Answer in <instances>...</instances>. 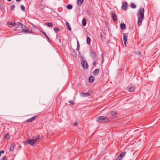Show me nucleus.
I'll return each instance as SVG.
<instances>
[{
  "label": "nucleus",
  "instance_id": "f257e3e1",
  "mask_svg": "<svg viewBox=\"0 0 160 160\" xmlns=\"http://www.w3.org/2000/svg\"><path fill=\"white\" fill-rule=\"evenodd\" d=\"M144 8H140L139 10V15L140 16L138 18V23L139 26H140L142 24V21L143 20L144 17Z\"/></svg>",
  "mask_w": 160,
  "mask_h": 160
},
{
  "label": "nucleus",
  "instance_id": "f03ea898",
  "mask_svg": "<svg viewBox=\"0 0 160 160\" xmlns=\"http://www.w3.org/2000/svg\"><path fill=\"white\" fill-rule=\"evenodd\" d=\"M109 120L108 118L102 116L98 117L97 118V121L99 123L107 122Z\"/></svg>",
  "mask_w": 160,
  "mask_h": 160
},
{
  "label": "nucleus",
  "instance_id": "7ed1b4c3",
  "mask_svg": "<svg viewBox=\"0 0 160 160\" xmlns=\"http://www.w3.org/2000/svg\"><path fill=\"white\" fill-rule=\"evenodd\" d=\"M21 28H22V31L25 32V33L29 34L32 33V31L29 30V29L27 27H26L23 24L22 25V26L21 27Z\"/></svg>",
  "mask_w": 160,
  "mask_h": 160
},
{
  "label": "nucleus",
  "instance_id": "20e7f679",
  "mask_svg": "<svg viewBox=\"0 0 160 160\" xmlns=\"http://www.w3.org/2000/svg\"><path fill=\"white\" fill-rule=\"evenodd\" d=\"M43 136L42 137L39 135L34 136L32 137V139L35 143H37L42 139Z\"/></svg>",
  "mask_w": 160,
  "mask_h": 160
},
{
  "label": "nucleus",
  "instance_id": "39448f33",
  "mask_svg": "<svg viewBox=\"0 0 160 160\" xmlns=\"http://www.w3.org/2000/svg\"><path fill=\"white\" fill-rule=\"evenodd\" d=\"M92 91H89L86 93L81 92L80 96L82 97H85L88 96H90L92 94Z\"/></svg>",
  "mask_w": 160,
  "mask_h": 160
},
{
  "label": "nucleus",
  "instance_id": "423d86ee",
  "mask_svg": "<svg viewBox=\"0 0 160 160\" xmlns=\"http://www.w3.org/2000/svg\"><path fill=\"white\" fill-rule=\"evenodd\" d=\"M25 144H29L32 146H34V145L35 144V142L32 139H28L25 142Z\"/></svg>",
  "mask_w": 160,
  "mask_h": 160
},
{
  "label": "nucleus",
  "instance_id": "0eeeda50",
  "mask_svg": "<svg viewBox=\"0 0 160 160\" xmlns=\"http://www.w3.org/2000/svg\"><path fill=\"white\" fill-rule=\"evenodd\" d=\"M81 64L85 69H87L88 68V65L86 61H82Z\"/></svg>",
  "mask_w": 160,
  "mask_h": 160
},
{
  "label": "nucleus",
  "instance_id": "6e6552de",
  "mask_svg": "<svg viewBox=\"0 0 160 160\" xmlns=\"http://www.w3.org/2000/svg\"><path fill=\"white\" fill-rule=\"evenodd\" d=\"M128 33H125L123 34V35L124 36L123 38V40L124 44L126 46V42L127 41V39L128 38V36L127 35H125V34H128Z\"/></svg>",
  "mask_w": 160,
  "mask_h": 160
},
{
  "label": "nucleus",
  "instance_id": "1a4fd4ad",
  "mask_svg": "<svg viewBox=\"0 0 160 160\" xmlns=\"http://www.w3.org/2000/svg\"><path fill=\"white\" fill-rule=\"evenodd\" d=\"M111 114L114 118H117L118 117V113L115 111H113L112 112Z\"/></svg>",
  "mask_w": 160,
  "mask_h": 160
},
{
  "label": "nucleus",
  "instance_id": "9d476101",
  "mask_svg": "<svg viewBox=\"0 0 160 160\" xmlns=\"http://www.w3.org/2000/svg\"><path fill=\"white\" fill-rule=\"evenodd\" d=\"M90 56L93 59L97 56V54L96 52H94L92 50H91L90 52Z\"/></svg>",
  "mask_w": 160,
  "mask_h": 160
},
{
  "label": "nucleus",
  "instance_id": "9b49d317",
  "mask_svg": "<svg viewBox=\"0 0 160 160\" xmlns=\"http://www.w3.org/2000/svg\"><path fill=\"white\" fill-rule=\"evenodd\" d=\"M37 117V116L35 115L32 117L31 118L29 119H28L27 120V121L28 122H32L33 121H34V120H35Z\"/></svg>",
  "mask_w": 160,
  "mask_h": 160
},
{
  "label": "nucleus",
  "instance_id": "f8f14e48",
  "mask_svg": "<svg viewBox=\"0 0 160 160\" xmlns=\"http://www.w3.org/2000/svg\"><path fill=\"white\" fill-rule=\"evenodd\" d=\"M122 8L123 10H126L127 9V2H124L122 4Z\"/></svg>",
  "mask_w": 160,
  "mask_h": 160
},
{
  "label": "nucleus",
  "instance_id": "ddd939ff",
  "mask_svg": "<svg viewBox=\"0 0 160 160\" xmlns=\"http://www.w3.org/2000/svg\"><path fill=\"white\" fill-rule=\"evenodd\" d=\"M111 15L112 17V20L114 21H116L117 20V16L115 13L114 12H112L111 13Z\"/></svg>",
  "mask_w": 160,
  "mask_h": 160
},
{
  "label": "nucleus",
  "instance_id": "4468645a",
  "mask_svg": "<svg viewBox=\"0 0 160 160\" xmlns=\"http://www.w3.org/2000/svg\"><path fill=\"white\" fill-rule=\"evenodd\" d=\"M121 28L122 30H124L125 29L126 26L125 24L124 23H121L120 25Z\"/></svg>",
  "mask_w": 160,
  "mask_h": 160
},
{
  "label": "nucleus",
  "instance_id": "2eb2a0df",
  "mask_svg": "<svg viewBox=\"0 0 160 160\" xmlns=\"http://www.w3.org/2000/svg\"><path fill=\"white\" fill-rule=\"evenodd\" d=\"M15 146V145L14 143H12L10 146L9 148V150L10 151H13L14 148Z\"/></svg>",
  "mask_w": 160,
  "mask_h": 160
},
{
  "label": "nucleus",
  "instance_id": "dca6fc26",
  "mask_svg": "<svg viewBox=\"0 0 160 160\" xmlns=\"http://www.w3.org/2000/svg\"><path fill=\"white\" fill-rule=\"evenodd\" d=\"M99 69H96L93 71V73L94 75L96 76V75H97L99 73Z\"/></svg>",
  "mask_w": 160,
  "mask_h": 160
},
{
  "label": "nucleus",
  "instance_id": "f3484780",
  "mask_svg": "<svg viewBox=\"0 0 160 160\" xmlns=\"http://www.w3.org/2000/svg\"><path fill=\"white\" fill-rule=\"evenodd\" d=\"M79 54L78 55V58L81 59V60H84V58L83 56L82 55V54L80 53L79 52Z\"/></svg>",
  "mask_w": 160,
  "mask_h": 160
},
{
  "label": "nucleus",
  "instance_id": "a211bd4d",
  "mask_svg": "<svg viewBox=\"0 0 160 160\" xmlns=\"http://www.w3.org/2000/svg\"><path fill=\"white\" fill-rule=\"evenodd\" d=\"M94 79V77L93 76H90L89 78V81L90 82H93Z\"/></svg>",
  "mask_w": 160,
  "mask_h": 160
},
{
  "label": "nucleus",
  "instance_id": "6ab92c4d",
  "mask_svg": "<svg viewBox=\"0 0 160 160\" xmlns=\"http://www.w3.org/2000/svg\"><path fill=\"white\" fill-rule=\"evenodd\" d=\"M17 25L16 26V27L17 28H18V27H20L21 28V27L22 26V24L19 22H18L17 23H16Z\"/></svg>",
  "mask_w": 160,
  "mask_h": 160
},
{
  "label": "nucleus",
  "instance_id": "aec40b11",
  "mask_svg": "<svg viewBox=\"0 0 160 160\" xmlns=\"http://www.w3.org/2000/svg\"><path fill=\"white\" fill-rule=\"evenodd\" d=\"M72 55L73 57H76L77 56V53L74 49L72 50Z\"/></svg>",
  "mask_w": 160,
  "mask_h": 160
},
{
  "label": "nucleus",
  "instance_id": "412c9836",
  "mask_svg": "<svg viewBox=\"0 0 160 160\" xmlns=\"http://www.w3.org/2000/svg\"><path fill=\"white\" fill-rule=\"evenodd\" d=\"M8 25H11L12 26H15L17 25L16 23L15 22H9L7 23Z\"/></svg>",
  "mask_w": 160,
  "mask_h": 160
},
{
  "label": "nucleus",
  "instance_id": "4be33fe9",
  "mask_svg": "<svg viewBox=\"0 0 160 160\" xmlns=\"http://www.w3.org/2000/svg\"><path fill=\"white\" fill-rule=\"evenodd\" d=\"M82 23L83 26H85L86 25L87 23V21L86 19H83L82 21Z\"/></svg>",
  "mask_w": 160,
  "mask_h": 160
},
{
  "label": "nucleus",
  "instance_id": "5701e85b",
  "mask_svg": "<svg viewBox=\"0 0 160 160\" xmlns=\"http://www.w3.org/2000/svg\"><path fill=\"white\" fill-rule=\"evenodd\" d=\"M78 6H81L83 2V0H78Z\"/></svg>",
  "mask_w": 160,
  "mask_h": 160
},
{
  "label": "nucleus",
  "instance_id": "b1692460",
  "mask_svg": "<svg viewBox=\"0 0 160 160\" xmlns=\"http://www.w3.org/2000/svg\"><path fill=\"white\" fill-rule=\"evenodd\" d=\"M45 36V37H46V38H47V39H48V40L49 41H50V39L49 38V37L46 34V32H43V31H40Z\"/></svg>",
  "mask_w": 160,
  "mask_h": 160
},
{
  "label": "nucleus",
  "instance_id": "393cba45",
  "mask_svg": "<svg viewBox=\"0 0 160 160\" xmlns=\"http://www.w3.org/2000/svg\"><path fill=\"white\" fill-rule=\"evenodd\" d=\"M91 39L88 36L87 38V43L89 45L90 44Z\"/></svg>",
  "mask_w": 160,
  "mask_h": 160
},
{
  "label": "nucleus",
  "instance_id": "a878e982",
  "mask_svg": "<svg viewBox=\"0 0 160 160\" xmlns=\"http://www.w3.org/2000/svg\"><path fill=\"white\" fill-rule=\"evenodd\" d=\"M135 88L134 87H132L129 88V91L132 92H133L135 90Z\"/></svg>",
  "mask_w": 160,
  "mask_h": 160
},
{
  "label": "nucleus",
  "instance_id": "bb28decb",
  "mask_svg": "<svg viewBox=\"0 0 160 160\" xmlns=\"http://www.w3.org/2000/svg\"><path fill=\"white\" fill-rule=\"evenodd\" d=\"M45 24L49 27H52L53 26V24L52 23L50 22H46Z\"/></svg>",
  "mask_w": 160,
  "mask_h": 160
},
{
  "label": "nucleus",
  "instance_id": "cd10ccee",
  "mask_svg": "<svg viewBox=\"0 0 160 160\" xmlns=\"http://www.w3.org/2000/svg\"><path fill=\"white\" fill-rule=\"evenodd\" d=\"M66 25L67 27V28L70 31H71L72 29L71 27L69 25V23L68 22H66Z\"/></svg>",
  "mask_w": 160,
  "mask_h": 160
},
{
  "label": "nucleus",
  "instance_id": "c85d7f7f",
  "mask_svg": "<svg viewBox=\"0 0 160 160\" xmlns=\"http://www.w3.org/2000/svg\"><path fill=\"white\" fill-rule=\"evenodd\" d=\"M66 8L68 9L69 10H71L72 9V6L71 5L68 4L67 5Z\"/></svg>",
  "mask_w": 160,
  "mask_h": 160
},
{
  "label": "nucleus",
  "instance_id": "c756f323",
  "mask_svg": "<svg viewBox=\"0 0 160 160\" xmlns=\"http://www.w3.org/2000/svg\"><path fill=\"white\" fill-rule=\"evenodd\" d=\"M4 138L6 139H9L10 138L9 133H7L5 135Z\"/></svg>",
  "mask_w": 160,
  "mask_h": 160
},
{
  "label": "nucleus",
  "instance_id": "7c9ffc66",
  "mask_svg": "<svg viewBox=\"0 0 160 160\" xmlns=\"http://www.w3.org/2000/svg\"><path fill=\"white\" fill-rule=\"evenodd\" d=\"M126 153V152H123L122 153H121L120 154L119 156L120 157H121V158H122L123 157H124Z\"/></svg>",
  "mask_w": 160,
  "mask_h": 160
},
{
  "label": "nucleus",
  "instance_id": "2f4dec72",
  "mask_svg": "<svg viewBox=\"0 0 160 160\" xmlns=\"http://www.w3.org/2000/svg\"><path fill=\"white\" fill-rule=\"evenodd\" d=\"M80 48V44L78 41H77V47L76 48V50L77 51H78Z\"/></svg>",
  "mask_w": 160,
  "mask_h": 160
},
{
  "label": "nucleus",
  "instance_id": "473e14b6",
  "mask_svg": "<svg viewBox=\"0 0 160 160\" xmlns=\"http://www.w3.org/2000/svg\"><path fill=\"white\" fill-rule=\"evenodd\" d=\"M60 29L59 28H57V27H55L54 28V30L55 32L56 33L57 32H59L60 31Z\"/></svg>",
  "mask_w": 160,
  "mask_h": 160
},
{
  "label": "nucleus",
  "instance_id": "72a5a7b5",
  "mask_svg": "<svg viewBox=\"0 0 160 160\" xmlns=\"http://www.w3.org/2000/svg\"><path fill=\"white\" fill-rule=\"evenodd\" d=\"M130 6L132 8H136V6L133 3H131L130 4Z\"/></svg>",
  "mask_w": 160,
  "mask_h": 160
},
{
  "label": "nucleus",
  "instance_id": "f704fd0d",
  "mask_svg": "<svg viewBox=\"0 0 160 160\" xmlns=\"http://www.w3.org/2000/svg\"><path fill=\"white\" fill-rule=\"evenodd\" d=\"M21 9L23 11H25V8L24 6L22 5H21Z\"/></svg>",
  "mask_w": 160,
  "mask_h": 160
},
{
  "label": "nucleus",
  "instance_id": "c9c22d12",
  "mask_svg": "<svg viewBox=\"0 0 160 160\" xmlns=\"http://www.w3.org/2000/svg\"><path fill=\"white\" fill-rule=\"evenodd\" d=\"M15 5H11L10 8V11H12L15 8Z\"/></svg>",
  "mask_w": 160,
  "mask_h": 160
},
{
  "label": "nucleus",
  "instance_id": "e433bc0d",
  "mask_svg": "<svg viewBox=\"0 0 160 160\" xmlns=\"http://www.w3.org/2000/svg\"><path fill=\"white\" fill-rule=\"evenodd\" d=\"M122 158L121 157H120L119 155L115 160H121Z\"/></svg>",
  "mask_w": 160,
  "mask_h": 160
},
{
  "label": "nucleus",
  "instance_id": "4c0bfd02",
  "mask_svg": "<svg viewBox=\"0 0 160 160\" xmlns=\"http://www.w3.org/2000/svg\"><path fill=\"white\" fill-rule=\"evenodd\" d=\"M69 102L71 103V104L72 105H73L75 104V103L73 101H70Z\"/></svg>",
  "mask_w": 160,
  "mask_h": 160
},
{
  "label": "nucleus",
  "instance_id": "58836bf2",
  "mask_svg": "<svg viewBox=\"0 0 160 160\" xmlns=\"http://www.w3.org/2000/svg\"><path fill=\"white\" fill-rule=\"evenodd\" d=\"M2 160H7L6 157L5 156L2 159Z\"/></svg>",
  "mask_w": 160,
  "mask_h": 160
},
{
  "label": "nucleus",
  "instance_id": "ea45409f",
  "mask_svg": "<svg viewBox=\"0 0 160 160\" xmlns=\"http://www.w3.org/2000/svg\"><path fill=\"white\" fill-rule=\"evenodd\" d=\"M4 153V151L3 150H2L0 151V153Z\"/></svg>",
  "mask_w": 160,
  "mask_h": 160
},
{
  "label": "nucleus",
  "instance_id": "a19ab883",
  "mask_svg": "<svg viewBox=\"0 0 160 160\" xmlns=\"http://www.w3.org/2000/svg\"><path fill=\"white\" fill-rule=\"evenodd\" d=\"M78 122H75L74 123V125L75 126H77L78 125Z\"/></svg>",
  "mask_w": 160,
  "mask_h": 160
},
{
  "label": "nucleus",
  "instance_id": "79ce46f5",
  "mask_svg": "<svg viewBox=\"0 0 160 160\" xmlns=\"http://www.w3.org/2000/svg\"><path fill=\"white\" fill-rule=\"evenodd\" d=\"M88 13L89 14V15H91V12L89 11V12H88Z\"/></svg>",
  "mask_w": 160,
  "mask_h": 160
},
{
  "label": "nucleus",
  "instance_id": "37998d69",
  "mask_svg": "<svg viewBox=\"0 0 160 160\" xmlns=\"http://www.w3.org/2000/svg\"><path fill=\"white\" fill-rule=\"evenodd\" d=\"M96 62H93V64L94 65H96Z\"/></svg>",
  "mask_w": 160,
  "mask_h": 160
},
{
  "label": "nucleus",
  "instance_id": "c03bdc74",
  "mask_svg": "<svg viewBox=\"0 0 160 160\" xmlns=\"http://www.w3.org/2000/svg\"><path fill=\"white\" fill-rule=\"evenodd\" d=\"M17 2H20V1L21 0H16Z\"/></svg>",
  "mask_w": 160,
  "mask_h": 160
},
{
  "label": "nucleus",
  "instance_id": "a18cd8bd",
  "mask_svg": "<svg viewBox=\"0 0 160 160\" xmlns=\"http://www.w3.org/2000/svg\"><path fill=\"white\" fill-rule=\"evenodd\" d=\"M102 60H103L104 58L103 57V54H102Z\"/></svg>",
  "mask_w": 160,
  "mask_h": 160
},
{
  "label": "nucleus",
  "instance_id": "49530a36",
  "mask_svg": "<svg viewBox=\"0 0 160 160\" xmlns=\"http://www.w3.org/2000/svg\"><path fill=\"white\" fill-rule=\"evenodd\" d=\"M8 2H10L12 1V0H7Z\"/></svg>",
  "mask_w": 160,
  "mask_h": 160
},
{
  "label": "nucleus",
  "instance_id": "de8ad7c7",
  "mask_svg": "<svg viewBox=\"0 0 160 160\" xmlns=\"http://www.w3.org/2000/svg\"><path fill=\"white\" fill-rule=\"evenodd\" d=\"M101 38H102V34H101Z\"/></svg>",
  "mask_w": 160,
  "mask_h": 160
},
{
  "label": "nucleus",
  "instance_id": "09e8293b",
  "mask_svg": "<svg viewBox=\"0 0 160 160\" xmlns=\"http://www.w3.org/2000/svg\"><path fill=\"white\" fill-rule=\"evenodd\" d=\"M0 2L1 3V1L0 0ZM1 5V4L0 3V5ZM0 7H1V6H0Z\"/></svg>",
  "mask_w": 160,
  "mask_h": 160
},
{
  "label": "nucleus",
  "instance_id": "8fccbe9b",
  "mask_svg": "<svg viewBox=\"0 0 160 160\" xmlns=\"http://www.w3.org/2000/svg\"><path fill=\"white\" fill-rule=\"evenodd\" d=\"M14 30H15V31H16V30H17V29H14Z\"/></svg>",
  "mask_w": 160,
  "mask_h": 160
},
{
  "label": "nucleus",
  "instance_id": "3c124183",
  "mask_svg": "<svg viewBox=\"0 0 160 160\" xmlns=\"http://www.w3.org/2000/svg\"><path fill=\"white\" fill-rule=\"evenodd\" d=\"M34 27H35V28H37V27H35V26H34Z\"/></svg>",
  "mask_w": 160,
  "mask_h": 160
}]
</instances>
